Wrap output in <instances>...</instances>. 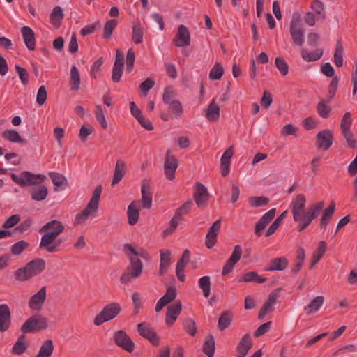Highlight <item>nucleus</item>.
<instances>
[{"instance_id":"16","label":"nucleus","mask_w":357,"mask_h":357,"mask_svg":"<svg viewBox=\"0 0 357 357\" xmlns=\"http://www.w3.org/2000/svg\"><path fill=\"white\" fill-rule=\"evenodd\" d=\"M173 43L176 47H185L190 43V34L188 28L181 24L178 26V32L173 40Z\"/></svg>"},{"instance_id":"8","label":"nucleus","mask_w":357,"mask_h":357,"mask_svg":"<svg viewBox=\"0 0 357 357\" xmlns=\"http://www.w3.org/2000/svg\"><path fill=\"white\" fill-rule=\"evenodd\" d=\"M11 178L13 181L22 187L39 185L47 178L43 174H35L28 171L23 172L20 175L13 174Z\"/></svg>"},{"instance_id":"40","label":"nucleus","mask_w":357,"mask_h":357,"mask_svg":"<svg viewBox=\"0 0 357 357\" xmlns=\"http://www.w3.org/2000/svg\"><path fill=\"white\" fill-rule=\"evenodd\" d=\"M80 84V76L77 68L73 66L70 70V85L72 91H77Z\"/></svg>"},{"instance_id":"33","label":"nucleus","mask_w":357,"mask_h":357,"mask_svg":"<svg viewBox=\"0 0 357 357\" xmlns=\"http://www.w3.org/2000/svg\"><path fill=\"white\" fill-rule=\"evenodd\" d=\"M266 281V278L259 276L255 271L245 273L243 275H242L238 279L239 282H255L257 283L261 284Z\"/></svg>"},{"instance_id":"15","label":"nucleus","mask_w":357,"mask_h":357,"mask_svg":"<svg viewBox=\"0 0 357 357\" xmlns=\"http://www.w3.org/2000/svg\"><path fill=\"white\" fill-rule=\"evenodd\" d=\"M241 255H242L241 246L240 245H236L234 247V249L230 257L227 260V261L225 262V264L222 268V275H227L233 271L236 264L240 260V259L241 257Z\"/></svg>"},{"instance_id":"20","label":"nucleus","mask_w":357,"mask_h":357,"mask_svg":"<svg viewBox=\"0 0 357 357\" xmlns=\"http://www.w3.org/2000/svg\"><path fill=\"white\" fill-rule=\"evenodd\" d=\"M220 220L215 221L209 228L206 236L205 244L208 248H213L217 242V236L220 229Z\"/></svg>"},{"instance_id":"9","label":"nucleus","mask_w":357,"mask_h":357,"mask_svg":"<svg viewBox=\"0 0 357 357\" xmlns=\"http://www.w3.org/2000/svg\"><path fill=\"white\" fill-rule=\"evenodd\" d=\"M47 328V319L41 314H34L24 323L21 327V331L24 333H30L38 330H45Z\"/></svg>"},{"instance_id":"43","label":"nucleus","mask_w":357,"mask_h":357,"mask_svg":"<svg viewBox=\"0 0 357 357\" xmlns=\"http://www.w3.org/2000/svg\"><path fill=\"white\" fill-rule=\"evenodd\" d=\"M143 29L139 22L135 23L132 26V40L135 44H140L143 40Z\"/></svg>"},{"instance_id":"21","label":"nucleus","mask_w":357,"mask_h":357,"mask_svg":"<svg viewBox=\"0 0 357 357\" xmlns=\"http://www.w3.org/2000/svg\"><path fill=\"white\" fill-rule=\"evenodd\" d=\"M151 184L149 181H142L141 193L143 208L149 209L152 206Z\"/></svg>"},{"instance_id":"2","label":"nucleus","mask_w":357,"mask_h":357,"mask_svg":"<svg viewBox=\"0 0 357 357\" xmlns=\"http://www.w3.org/2000/svg\"><path fill=\"white\" fill-rule=\"evenodd\" d=\"M124 250L130 260V265L121 274L120 282L122 284H128L132 280L141 276L143 271V263L139 257L147 259L148 254L143 248L130 244H126Z\"/></svg>"},{"instance_id":"55","label":"nucleus","mask_w":357,"mask_h":357,"mask_svg":"<svg viewBox=\"0 0 357 357\" xmlns=\"http://www.w3.org/2000/svg\"><path fill=\"white\" fill-rule=\"evenodd\" d=\"M183 326L188 334L191 336L195 335L197 327L195 321L192 319H186L183 322Z\"/></svg>"},{"instance_id":"10","label":"nucleus","mask_w":357,"mask_h":357,"mask_svg":"<svg viewBox=\"0 0 357 357\" xmlns=\"http://www.w3.org/2000/svg\"><path fill=\"white\" fill-rule=\"evenodd\" d=\"M47 299L46 287H41L36 293L33 294L28 302L29 307L33 312H40Z\"/></svg>"},{"instance_id":"17","label":"nucleus","mask_w":357,"mask_h":357,"mask_svg":"<svg viewBox=\"0 0 357 357\" xmlns=\"http://www.w3.org/2000/svg\"><path fill=\"white\" fill-rule=\"evenodd\" d=\"M182 310V303L181 301H177L173 305L167 307V313L165 315V323L167 326H172L176 321Z\"/></svg>"},{"instance_id":"28","label":"nucleus","mask_w":357,"mask_h":357,"mask_svg":"<svg viewBox=\"0 0 357 357\" xmlns=\"http://www.w3.org/2000/svg\"><path fill=\"white\" fill-rule=\"evenodd\" d=\"M289 264V261L286 257H276L273 259L269 264V266L266 268L267 271H283L287 268Z\"/></svg>"},{"instance_id":"51","label":"nucleus","mask_w":357,"mask_h":357,"mask_svg":"<svg viewBox=\"0 0 357 357\" xmlns=\"http://www.w3.org/2000/svg\"><path fill=\"white\" fill-rule=\"evenodd\" d=\"M326 243L324 241H321L319 243L317 248L314 251L312 254V259H314V264H317L321 257L324 255L326 251Z\"/></svg>"},{"instance_id":"48","label":"nucleus","mask_w":357,"mask_h":357,"mask_svg":"<svg viewBox=\"0 0 357 357\" xmlns=\"http://www.w3.org/2000/svg\"><path fill=\"white\" fill-rule=\"evenodd\" d=\"M103 63V57H100L93 63L90 71V75L92 78L97 79L101 76V68Z\"/></svg>"},{"instance_id":"11","label":"nucleus","mask_w":357,"mask_h":357,"mask_svg":"<svg viewBox=\"0 0 357 357\" xmlns=\"http://www.w3.org/2000/svg\"><path fill=\"white\" fill-rule=\"evenodd\" d=\"M210 194L207 188L201 183H197L193 193V199L197 206L202 209L206 207Z\"/></svg>"},{"instance_id":"34","label":"nucleus","mask_w":357,"mask_h":357,"mask_svg":"<svg viewBox=\"0 0 357 357\" xmlns=\"http://www.w3.org/2000/svg\"><path fill=\"white\" fill-rule=\"evenodd\" d=\"M206 117L210 121H216L220 119V107L214 100L211 102L206 111Z\"/></svg>"},{"instance_id":"38","label":"nucleus","mask_w":357,"mask_h":357,"mask_svg":"<svg viewBox=\"0 0 357 357\" xmlns=\"http://www.w3.org/2000/svg\"><path fill=\"white\" fill-rule=\"evenodd\" d=\"M54 351V344L51 340H45L41 345L36 357H51Z\"/></svg>"},{"instance_id":"46","label":"nucleus","mask_w":357,"mask_h":357,"mask_svg":"<svg viewBox=\"0 0 357 357\" xmlns=\"http://www.w3.org/2000/svg\"><path fill=\"white\" fill-rule=\"evenodd\" d=\"M330 102H326V98L325 100H322L318 102L317 105V111L318 114L323 119H327L331 113V109L327 104Z\"/></svg>"},{"instance_id":"35","label":"nucleus","mask_w":357,"mask_h":357,"mask_svg":"<svg viewBox=\"0 0 357 357\" xmlns=\"http://www.w3.org/2000/svg\"><path fill=\"white\" fill-rule=\"evenodd\" d=\"M343 52L344 48L341 39L337 40L334 52V63L337 67L343 66Z\"/></svg>"},{"instance_id":"30","label":"nucleus","mask_w":357,"mask_h":357,"mask_svg":"<svg viewBox=\"0 0 357 357\" xmlns=\"http://www.w3.org/2000/svg\"><path fill=\"white\" fill-rule=\"evenodd\" d=\"M170 255L171 252L169 250H160V262L159 273L161 275L165 274L170 266Z\"/></svg>"},{"instance_id":"59","label":"nucleus","mask_w":357,"mask_h":357,"mask_svg":"<svg viewBox=\"0 0 357 357\" xmlns=\"http://www.w3.org/2000/svg\"><path fill=\"white\" fill-rule=\"evenodd\" d=\"M269 199L265 197H252L248 199V202L252 207H259L267 204Z\"/></svg>"},{"instance_id":"12","label":"nucleus","mask_w":357,"mask_h":357,"mask_svg":"<svg viewBox=\"0 0 357 357\" xmlns=\"http://www.w3.org/2000/svg\"><path fill=\"white\" fill-rule=\"evenodd\" d=\"M115 343L123 349L131 353L135 349V343L123 331H116L114 335Z\"/></svg>"},{"instance_id":"49","label":"nucleus","mask_w":357,"mask_h":357,"mask_svg":"<svg viewBox=\"0 0 357 357\" xmlns=\"http://www.w3.org/2000/svg\"><path fill=\"white\" fill-rule=\"evenodd\" d=\"M351 124L352 120L351 118V114L347 112L344 114L341 121L340 128L342 135L346 134L348 135V133L351 132L350 130Z\"/></svg>"},{"instance_id":"60","label":"nucleus","mask_w":357,"mask_h":357,"mask_svg":"<svg viewBox=\"0 0 357 357\" xmlns=\"http://www.w3.org/2000/svg\"><path fill=\"white\" fill-rule=\"evenodd\" d=\"M132 301L134 305V312L137 314L142 307L143 299L141 294L137 291L134 292L132 294Z\"/></svg>"},{"instance_id":"6","label":"nucleus","mask_w":357,"mask_h":357,"mask_svg":"<svg viewBox=\"0 0 357 357\" xmlns=\"http://www.w3.org/2000/svg\"><path fill=\"white\" fill-rule=\"evenodd\" d=\"M121 305L116 302H112L103 307L102 310L95 317L93 324L95 326H100L116 318L121 312Z\"/></svg>"},{"instance_id":"52","label":"nucleus","mask_w":357,"mask_h":357,"mask_svg":"<svg viewBox=\"0 0 357 357\" xmlns=\"http://www.w3.org/2000/svg\"><path fill=\"white\" fill-rule=\"evenodd\" d=\"M224 74V68L220 63H215L209 73V78L212 80H219Z\"/></svg>"},{"instance_id":"23","label":"nucleus","mask_w":357,"mask_h":357,"mask_svg":"<svg viewBox=\"0 0 357 357\" xmlns=\"http://www.w3.org/2000/svg\"><path fill=\"white\" fill-rule=\"evenodd\" d=\"M276 213L275 208H272L266 212L261 219L257 222L255 226V234L259 236L261 231L268 225V223L273 219Z\"/></svg>"},{"instance_id":"50","label":"nucleus","mask_w":357,"mask_h":357,"mask_svg":"<svg viewBox=\"0 0 357 357\" xmlns=\"http://www.w3.org/2000/svg\"><path fill=\"white\" fill-rule=\"evenodd\" d=\"M232 317L229 312L222 313L218 319V327L220 331H223L229 327L231 323Z\"/></svg>"},{"instance_id":"13","label":"nucleus","mask_w":357,"mask_h":357,"mask_svg":"<svg viewBox=\"0 0 357 357\" xmlns=\"http://www.w3.org/2000/svg\"><path fill=\"white\" fill-rule=\"evenodd\" d=\"M137 331L141 336L149 340L153 344L158 345L160 338L155 331L146 322H142L137 325Z\"/></svg>"},{"instance_id":"62","label":"nucleus","mask_w":357,"mask_h":357,"mask_svg":"<svg viewBox=\"0 0 357 357\" xmlns=\"http://www.w3.org/2000/svg\"><path fill=\"white\" fill-rule=\"evenodd\" d=\"M275 63L282 75L285 76L288 74L289 66L284 59L281 57H276Z\"/></svg>"},{"instance_id":"25","label":"nucleus","mask_w":357,"mask_h":357,"mask_svg":"<svg viewBox=\"0 0 357 357\" xmlns=\"http://www.w3.org/2000/svg\"><path fill=\"white\" fill-rule=\"evenodd\" d=\"M23 40L26 47L33 51L36 48V39L34 31L29 26H23L21 29Z\"/></svg>"},{"instance_id":"37","label":"nucleus","mask_w":357,"mask_h":357,"mask_svg":"<svg viewBox=\"0 0 357 357\" xmlns=\"http://www.w3.org/2000/svg\"><path fill=\"white\" fill-rule=\"evenodd\" d=\"M126 173V165L121 160H118L116 164L115 172L112 181V185L117 184L124 176Z\"/></svg>"},{"instance_id":"29","label":"nucleus","mask_w":357,"mask_h":357,"mask_svg":"<svg viewBox=\"0 0 357 357\" xmlns=\"http://www.w3.org/2000/svg\"><path fill=\"white\" fill-rule=\"evenodd\" d=\"M252 344L250 340V335L245 334L240 340L237 350L239 354L238 357H245L249 350L252 348Z\"/></svg>"},{"instance_id":"1","label":"nucleus","mask_w":357,"mask_h":357,"mask_svg":"<svg viewBox=\"0 0 357 357\" xmlns=\"http://www.w3.org/2000/svg\"><path fill=\"white\" fill-rule=\"evenodd\" d=\"M306 204L307 198L303 193L296 194L290 203L293 219L298 224V231L307 227L319 215L324 206V202H317L305 211Z\"/></svg>"},{"instance_id":"39","label":"nucleus","mask_w":357,"mask_h":357,"mask_svg":"<svg viewBox=\"0 0 357 357\" xmlns=\"http://www.w3.org/2000/svg\"><path fill=\"white\" fill-rule=\"evenodd\" d=\"M27 349V342L26 337L21 335L13 345L12 352L15 355H21L24 354Z\"/></svg>"},{"instance_id":"53","label":"nucleus","mask_w":357,"mask_h":357,"mask_svg":"<svg viewBox=\"0 0 357 357\" xmlns=\"http://www.w3.org/2000/svg\"><path fill=\"white\" fill-rule=\"evenodd\" d=\"M95 116L96 120L98 121V123L100 124L102 128L104 129H106L107 128V120L102 109V107L101 105H98L96 106L95 109Z\"/></svg>"},{"instance_id":"57","label":"nucleus","mask_w":357,"mask_h":357,"mask_svg":"<svg viewBox=\"0 0 357 357\" xmlns=\"http://www.w3.org/2000/svg\"><path fill=\"white\" fill-rule=\"evenodd\" d=\"M29 246V243L24 241H20L14 243L11 247V252L14 255H19Z\"/></svg>"},{"instance_id":"22","label":"nucleus","mask_w":357,"mask_h":357,"mask_svg":"<svg viewBox=\"0 0 357 357\" xmlns=\"http://www.w3.org/2000/svg\"><path fill=\"white\" fill-rule=\"evenodd\" d=\"M324 300V297L321 295L314 297L310 302L304 307V312L307 315H311L317 312L323 306Z\"/></svg>"},{"instance_id":"61","label":"nucleus","mask_w":357,"mask_h":357,"mask_svg":"<svg viewBox=\"0 0 357 357\" xmlns=\"http://www.w3.org/2000/svg\"><path fill=\"white\" fill-rule=\"evenodd\" d=\"M169 105V109L175 114L176 118H180L183 115V109L181 102L178 100H174Z\"/></svg>"},{"instance_id":"27","label":"nucleus","mask_w":357,"mask_h":357,"mask_svg":"<svg viewBox=\"0 0 357 357\" xmlns=\"http://www.w3.org/2000/svg\"><path fill=\"white\" fill-rule=\"evenodd\" d=\"M178 162L176 158H166L164 163V171L167 179L172 181L175 178V172Z\"/></svg>"},{"instance_id":"54","label":"nucleus","mask_w":357,"mask_h":357,"mask_svg":"<svg viewBox=\"0 0 357 357\" xmlns=\"http://www.w3.org/2000/svg\"><path fill=\"white\" fill-rule=\"evenodd\" d=\"M15 68L22 84L27 86L29 84V73L27 70L18 64H15Z\"/></svg>"},{"instance_id":"58","label":"nucleus","mask_w":357,"mask_h":357,"mask_svg":"<svg viewBox=\"0 0 357 357\" xmlns=\"http://www.w3.org/2000/svg\"><path fill=\"white\" fill-rule=\"evenodd\" d=\"M64 17V14L63 12V9L61 6H55L51 14H50V20L52 22H57L59 24L61 22Z\"/></svg>"},{"instance_id":"18","label":"nucleus","mask_w":357,"mask_h":357,"mask_svg":"<svg viewBox=\"0 0 357 357\" xmlns=\"http://www.w3.org/2000/svg\"><path fill=\"white\" fill-rule=\"evenodd\" d=\"M11 324V312L7 304L0 305V331L5 332Z\"/></svg>"},{"instance_id":"42","label":"nucleus","mask_w":357,"mask_h":357,"mask_svg":"<svg viewBox=\"0 0 357 357\" xmlns=\"http://www.w3.org/2000/svg\"><path fill=\"white\" fill-rule=\"evenodd\" d=\"M199 287L202 289L205 298H208L211 294V278L202 276L198 280Z\"/></svg>"},{"instance_id":"44","label":"nucleus","mask_w":357,"mask_h":357,"mask_svg":"<svg viewBox=\"0 0 357 357\" xmlns=\"http://www.w3.org/2000/svg\"><path fill=\"white\" fill-rule=\"evenodd\" d=\"M339 83V79L337 76L333 77L328 86V94L326 96V102H331L334 98Z\"/></svg>"},{"instance_id":"3","label":"nucleus","mask_w":357,"mask_h":357,"mask_svg":"<svg viewBox=\"0 0 357 357\" xmlns=\"http://www.w3.org/2000/svg\"><path fill=\"white\" fill-rule=\"evenodd\" d=\"M64 229V225L57 220H53L45 223L40 229V233H43L40 242V248L45 250L49 253L57 252L61 241H57L56 238L63 233Z\"/></svg>"},{"instance_id":"26","label":"nucleus","mask_w":357,"mask_h":357,"mask_svg":"<svg viewBox=\"0 0 357 357\" xmlns=\"http://www.w3.org/2000/svg\"><path fill=\"white\" fill-rule=\"evenodd\" d=\"M278 298V294L275 291H273L268 295L266 303H264L259 313L258 318L259 319H262L267 313H268L273 310V307L275 305Z\"/></svg>"},{"instance_id":"56","label":"nucleus","mask_w":357,"mask_h":357,"mask_svg":"<svg viewBox=\"0 0 357 357\" xmlns=\"http://www.w3.org/2000/svg\"><path fill=\"white\" fill-rule=\"evenodd\" d=\"M176 96L175 91L172 86H167L162 94V101L166 105H170Z\"/></svg>"},{"instance_id":"41","label":"nucleus","mask_w":357,"mask_h":357,"mask_svg":"<svg viewBox=\"0 0 357 357\" xmlns=\"http://www.w3.org/2000/svg\"><path fill=\"white\" fill-rule=\"evenodd\" d=\"M117 24L118 21L115 19L107 21L104 25L102 38L105 40H109Z\"/></svg>"},{"instance_id":"5","label":"nucleus","mask_w":357,"mask_h":357,"mask_svg":"<svg viewBox=\"0 0 357 357\" xmlns=\"http://www.w3.org/2000/svg\"><path fill=\"white\" fill-rule=\"evenodd\" d=\"M45 261L38 258L27 263L24 266L18 268L15 273V280L25 282L40 274L45 268Z\"/></svg>"},{"instance_id":"7","label":"nucleus","mask_w":357,"mask_h":357,"mask_svg":"<svg viewBox=\"0 0 357 357\" xmlns=\"http://www.w3.org/2000/svg\"><path fill=\"white\" fill-rule=\"evenodd\" d=\"M289 32L294 44L301 47L305 41L304 31L302 28V18L301 15L294 13L289 26Z\"/></svg>"},{"instance_id":"24","label":"nucleus","mask_w":357,"mask_h":357,"mask_svg":"<svg viewBox=\"0 0 357 357\" xmlns=\"http://www.w3.org/2000/svg\"><path fill=\"white\" fill-rule=\"evenodd\" d=\"M140 204L138 201H132L128 207L127 216L128 223L135 225L139 218Z\"/></svg>"},{"instance_id":"36","label":"nucleus","mask_w":357,"mask_h":357,"mask_svg":"<svg viewBox=\"0 0 357 357\" xmlns=\"http://www.w3.org/2000/svg\"><path fill=\"white\" fill-rule=\"evenodd\" d=\"M31 198L35 201H43L44 200L48 194L47 188L45 185H39L34 188L30 191Z\"/></svg>"},{"instance_id":"45","label":"nucleus","mask_w":357,"mask_h":357,"mask_svg":"<svg viewBox=\"0 0 357 357\" xmlns=\"http://www.w3.org/2000/svg\"><path fill=\"white\" fill-rule=\"evenodd\" d=\"M335 210V203H331L328 207H327L323 212L321 220H320V225L321 227H325L329 220L331 218Z\"/></svg>"},{"instance_id":"63","label":"nucleus","mask_w":357,"mask_h":357,"mask_svg":"<svg viewBox=\"0 0 357 357\" xmlns=\"http://www.w3.org/2000/svg\"><path fill=\"white\" fill-rule=\"evenodd\" d=\"M180 219L181 217L175 213L174 217L170 220L169 227L163 231L164 236H167L174 232V231L176 229L178 225Z\"/></svg>"},{"instance_id":"19","label":"nucleus","mask_w":357,"mask_h":357,"mask_svg":"<svg viewBox=\"0 0 357 357\" xmlns=\"http://www.w3.org/2000/svg\"><path fill=\"white\" fill-rule=\"evenodd\" d=\"M177 296V290L175 287H169L165 294L162 296L157 302L155 305V311L159 312L161 310L173 301Z\"/></svg>"},{"instance_id":"64","label":"nucleus","mask_w":357,"mask_h":357,"mask_svg":"<svg viewBox=\"0 0 357 357\" xmlns=\"http://www.w3.org/2000/svg\"><path fill=\"white\" fill-rule=\"evenodd\" d=\"M123 72V66H118L114 64L112 68V80L114 83H119L121 81V76Z\"/></svg>"},{"instance_id":"32","label":"nucleus","mask_w":357,"mask_h":357,"mask_svg":"<svg viewBox=\"0 0 357 357\" xmlns=\"http://www.w3.org/2000/svg\"><path fill=\"white\" fill-rule=\"evenodd\" d=\"M322 49H317L314 52H309L306 49H302L301 51V57L307 62H313L319 60L323 55Z\"/></svg>"},{"instance_id":"31","label":"nucleus","mask_w":357,"mask_h":357,"mask_svg":"<svg viewBox=\"0 0 357 357\" xmlns=\"http://www.w3.org/2000/svg\"><path fill=\"white\" fill-rule=\"evenodd\" d=\"M2 136L4 139L11 142H20L22 144H25L28 145V147L32 148V146L31 144H28V142L22 139L19 132L15 130H5L2 133Z\"/></svg>"},{"instance_id":"4","label":"nucleus","mask_w":357,"mask_h":357,"mask_svg":"<svg viewBox=\"0 0 357 357\" xmlns=\"http://www.w3.org/2000/svg\"><path fill=\"white\" fill-rule=\"evenodd\" d=\"M102 188L98 185L93 191L92 195L86 207L79 213L76 214L73 220L75 225H80L85 223L89 219L96 216L99 209V204Z\"/></svg>"},{"instance_id":"47","label":"nucleus","mask_w":357,"mask_h":357,"mask_svg":"<svg viewBox=\"0 0 357 357\" xmlns=\"http://www.w3.org/2000/svg\"><path fill=\"white\" fill-rule=\"evenodd\" d=\"M203 351L208 357H213L215 353V340L212 336H208L206 339Z\"/></svg>"},{"instance_id":"14","label":"nucleus","mask_w":357,"mask_h":357,"mask_svg":"<svg viewBox=\"0 0 357 357\" xmlns=\"http://www.w3.org/2000/svg\"><path fill=\"white\" fill-rule=\"evenodd\" d=\"M333 142V131L329 129L323 130L317 135L316 144L319 149L328 150L331 146Z\"/></svg>"}]
</instances>
